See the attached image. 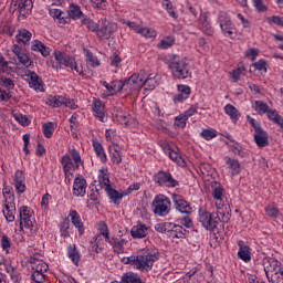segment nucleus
<instances>
[{
	"label": "nucleus",
	"mask_w": 283,
	"mask_h": 283,
	"mask_svg": "<svg viewBox=\"0 0 283 283\" xmlns=\"http://www.w3.org/2000/svg\"><path fill=\"white\" fill-rule=\"evenodd\" d=\"M160 260V251L158 249L150 247L144 248L138 252V254L130 255L123 259L124 264H129L136 271H142L148 273L154 269V263Z\"/></svg>",
	"instance_id": "obj_1"
},
{
	"label": "nucleus",
	"mask_w": 283,
	"mask_h": 283,
	"mask_svg": "<svg viewBox=\"0 0 283 283\" xmlns=\"http://www.w3.org/2000/svg\"><path fill=\"white\" fill-rule=\"evenodd\" d=\"M230 220L231 214L227 210H221V212L218 209L216 212H209L205 208H199L198 210V222L206 231L213 232L218 229L220 222L227 223Z\"/></svg>",
	"instance_id": "obj_2"
},
{
	"label": "nucleus",
	"mask_w": 283,
	"mask_h": 283,
	"mask_svg": "<svg viewBox=\"0 0 283 283\" xmlns=\"http://www.w3.org/2000/svg\"><path fill=\"white\" fill-rule=\"evenodd\" d=\"M61 165L63 167L65 180L72 181L74 172L83 167L84 161L81 157V151L76 148H70L69 154L61 157Z\"/></svg>",
	"instance_id": "obj_3"
},
{
	"label": "nucleus",
	"mask_w": 283,
	"mask_h": 283,
	"mask_svg": "<svg viewBox=\"0 0 283 283\" xmlns=\"http://www.w3.org/2000/svg\"><path fill=\"white\" fill-rule=\"evenodd\" d=\"M168 67L172 74V77L179 81L190 78L191 76V67L189 66V60H187L186 57L172 55V57L169 60Z\"/></svg>",
	"instance_id": "obj_4"
},
{
	"label": "nucleus",
	"mask_w": 283,
	"mask_h": 283,
	"mask_svg": "<svg viewBox=\"0 0 283 283\" xmlns=\"http://www.w3.org/2000/svg\"><path fill=\"white\" fill-rule=\"evenodd\" d=\"M263 269L270 283H283V266L282 262L275 258H264Z\"/></svg>",
	"instance_id": "obj_5"
},
{
	"label": "nucleus",
	"mask_w": 283,
	"mask_h": 283,
	"mask_svg": "<svg viewBox=\"0 0 283 283\" xmlns=\"http://www.w3.org/2000/svg\"><path fill=\"white\" fill-rule=\"evenodd\" d=\"M3 196V210L2 213L7 222H14L17 216V203L14 202V189L11 186H6L2 188Z\"/></svg>",
	"instance_id": "obj_6"
},
{
	"label": "nucleus",
	"mask_w": 283,
	"mask_h": 283,
	"mask_svg": "<svg viewBox=\"0 0 283 283\" xmlns=\"http://www.w3.org/2000/svg\"><path fill=\"white\" fill-rule=\"evenodd\" d=\"M151 210L159 218L169 216L171 213V199L163 193L155 196L151 202Z\"/></svg>",
	"instance_id": "obj_7"
},
{
	"label": "nucleus",
	"mask_w": 283,
	"mask_h": 283,
	"mask_svg": "<svg viewBox=\"0 0 283 283\" xmlns=\"http://www.w3.org/2000/svg\"><path fill=\"white\" fill-rule=\"evenodd\" d=\"M34 212L28 206H21L19 208V231H32L34 229Z\"/></svg>",
	"instance_id": "obj_8"
},
{
	"label": "nucleus",
	"mask_w": 283,
	"mask_h": 283,
	"mask_svg": "<svg viewBox=\"0 0 283 283\" xmlns=\"http://www.w3.org/2000/svg\"><path fill=\"white\" fill-rule=\"evenodd\" d=\"M218 23L221 28V32L223 36H227L228 39H233V34L238 33V28H235V24L233 21H231V17L229 13L221 11L218 15Z\"/></svg>",
	"instance_id": "obj_9"
},
{
	"label": "nucleus",
	"mask_w": 283,
	"mask_h": 283,
	"mask_svg": "<svg viewBox=\"0 0 283 283\" xmlns=\"http://www.w3.org/2000/svg\"><path fill=\"white\" fill-rule=\"evenodd\" d=\"M45 104L49 107L59 108V107H69V109H78L76 101L67 98L63 95H49L45 99Z\"/></svg>",
	"instance_id": "obj_10"
},
{
	"label": "nucleus",
	"mask_w": 283,
	"mask_h": 283,
	"mask_svg": "<svg viewBox=\"0 0 283 283\" xmlns=\"http://www.w3.org/2000/svg\"><path fill=\"white\" fill-rule=\"evenodd\" d=\"M118 30V24L112 22L105 18L99 19L96 36L98 39H105L106 41L112 39V35Z\"/></svg>",
	"instance_id": "obj_11"
},
{
	"label": "nucleus",
	"mask_w": 283,
	"mask_h": 283,
	"mask_svg": "<svg viewBox=\"0 0 283 283\" xmlns=\"http://www.w3.org/2000/svg\"><path fill=\"white\" fill-rule=\"evenodd\" d=\"M145 78H147V73L145 71H139L138 73L133 74L127 81L128 94H138L145 85Z\"/></svg>",
	"instance_id": "obj_12"
},
{
	"label": "nucleus",
	"mask_w": 283,
	"mask_h": 283,
	"mask_svg": "<svg viewBox=\"0 0 283 283\" xmlns=\"http://www.w3.org/2000/svg\"><path fill=\"white\" fill-rule=\"evenodd\" d=\"M153 180L159 187L174 188L180 185L178 180L174 178V175H171V172L165 170H159L157 174H155Z\"/></svg>",
	"instance_id": "obj_13"
},
{
	"label": "nucleus",
	"mask_w": 283,
	"mask_h": 283,
	"mask_svg": "<svg viewBox=\"0 0 283 283\" xmlns=\"http://www.w3.org/2000/svg\"><path fill=\"white\" fill-rule=\"evenodd\" d=\"M160 147L166 156L172 160V163H176L179 167H187V161H185V158H182V155H180V149L171 148V145H169L167 142H161Z\"/></svg>",
	"instance_id": "obj_14"
},
{
	"label": "nucleus",
	"mask_w": 283,
	"mask_h": 283,
	"mask_svg": "<svg viewBox=\"0 0 283 283\" xmlns=\"http://www.w3.org/2000/svg\"><path fill=\"white\" fill-rule=\"evenodd\" d=\"M171 200L174 202L176 211H179V213H184L186 216L193 213V208L191 207V203L185 200V197H182V195L172 193Z\"/></svg>",
	"instance_id": "obj_15"
},
{
	"label": "nucleus",
	"mask_w": 283,
	"mask_h": 283,
	"mask_svg": "<svg viewBox=\"0 0 283 283\" xmlns=\"http://www.w3.org/2000/svg\"><path fill=\"white\" fill-rule=\"evenodd\" d=\"M55 59V64L52 65L55 70H61V67H72L74 65V57L70 56L63 51L55 50L53 52Z\"/></svg>",
	"instance_id": "obj_16"
},
{
	"label": "nucleus",
	"mask_w": 283,
	"mask_h": 283,
	"mask_svg": "<svg viewBox=\"0 0 283 283\" xmlns=\"http://www.w3.org/2000/svg\"><path fill=\"white\" fill-rule=\"evenodd\" d=\"M11 52L14 54L20 65L27 69L34 67V61H32L30 54L23 51L21 46H19L18 44H13L11 48Z\"/></svg>",
	"instance_id": "obj_17"
},
{
	"label": "nucleus",
	"mask_w": 283,
	"mask_h": 283,
	"mask_svg": "<svg viewBox=\"0 0 283 283\" xmlns=\"http://www.w3.org/2000/svg\"><path fill=\"white\" fill-rule=\"evenodd\" d=\"M29 87L34 92H45V83L34 71H27Z\"/></svg>",
	"instance_id": "obj_18"
},
{
	"label": "nucleus",
	"mask_w": 283,
	"mask_h": 283,
	"mask_svg": "<svg viewBox=\"0 0 283 283\" xmlns=\"http://www.w3.org/2000/svg\"><path fill=\"white\" fill-rule=\"evenodd\" d=\"M87 193V180L83 175H78L73 181V196L75 198H85Z\"/></svg>",
	"instance_id": "obj_19"
},
{
	"label": "nucleus",
	"mask_w": 283,
	"mask_h": 283,
	"mask_svg": "<svg viewBox=\"0 0 283 283\" xmlns=\"http://www.w3.org/2000/svg\"><path fill=\"white\" fill-rule=\"evenodd\" d=\"M222 196H224V188H222V186H220L219 184H216L212 187V198L214 199V205L219 213H222V211H227V206H224V200L222 199Z\"/></svg>",
	"instance_id": "obj_20"
},
{
	"label": "nucleus",
	"mask_w": 283,
	"mask_h": 283,
	"mask_svg": "<svg viewBox=\"0 0 283 283\" xmlns=\"http://www.w3.org/2000/svg\"><path fill=\"white\" fill-rule=\"evenodd\" d=\"M12 178V186L14 187L17 193H19V196L25 193L28 189V187L25 186V175L21 170H17Z\"/></svg>",
	"instance_id": "obj_21"
},
{
	"label": "nucleus",
	"mask_w": 283,
	"mask_h": 283,
	"mask_svg": "<svg viewBox=\"0 0 283 283\" xmlns=\"http://www.w3.org/2000/svg\"><path fill=\"white\" fill-rule=\"evenodd\" d=\"M178 94L172 97L174 103H185L191 96V87L186 84L177 85Z\"/></svg>",
	"instance_id": "obj_22"
},
{
	"label": "nucleus",
	"mask_w": 283,
	"mask_h": 283,
	"mask_svg": "<svg viewBox=\"0 0 283 283\" xmlns=\"http://www.w3.org/2000/svg\"><path fill=\"white\" fill-rule=\"evenodd\" d=\"M69 218L75 229L78 231V235H83L85 233V224L83 223V219H81V214L76 210H70Z\"/></svg>",
	"instance_id": "obj_23"
},
{
	"label": "nucleus",
	"mask_w": 283,
	"mask_h": 283,
	"mask_svg": "<svg viewBox=\"0 0 283 283\" xmlns=\"http://www.w3.org/2000/svg\"><path fill=\"white\" fill-rule=\"evenodd\" d=\"M115 116L118 123H120V125H125L126 127H136V125H138V122L124 111H118Z\"/></svg>",
	"instance_id": "obj_24"
},
{
	"label": "nucleus",
	"mask_w": 283,
	"mask_h": 283,
	"mask_svg": "<svg viewBox=\"0 0 283 283\" xmlns=\"http://www.w3.org/2000/svg\"><path fill=\"white\" fill-rule=\"evenodd\" d=\"M92 112L95 118H98L101 123H105V103L101 99H94L92 104Z\"/></svg>",
	"instance_id": "obj_25"
},
{
	"label": "nucleus",
	"mask_w": 283,
	"mask_h": 283,
	"mask_svg": "<svg viewBox=\"0 0 283 283\" xmlns=\"http://www.w3.org/2000/svg\"><path fill=\"white\" fill-rule=\"evenodd\" d=\"M238 258L243 262H251V247H249L244 241H238Z\"/></svg>",
	"instance_id": "obj_26"
},
{
	"label": "nucleus",
	"mask_w": 283,
	"mask_h": 283,
	"mask_svg": "<svg viewBox=\"0 0 283 283\" xmlns=\"http://www.w3.org/2000/svg\"><path fill=\"white\" fill-rule=\"evenodd\" d=\"M169 235L170 238H177V239H185L189 235V231L180 224H176L170 222V229H169Z\"/></svg>",
	"instance_id": "obj_27"
},
{
	"label": "nucleus",
	"mask_w": 283,
	"mask_h": 283,
	"mask_svg": "<svg viewBox=\"0 0 283 283\" xmlns=\"http://www.w3.org/2000/svg\"><path fill=\"white\" fill-rule=\"evenodd\" d=\"M106 242H108V244L113 247L114 253L120 254V253H125V245H127L128 241L125 239L113 237L108 239Z\"/></svg>",
	"instance_id": "obj_28"
},
{
	"label": "nucleus",
	"mask_w": 283,
	"mask_h": 283,
	"mask_svg": "<svg viewBox=\"0 0 283 283\" xmlns=\"http://www.w3.org/2000/svg\"><path fill=\"white\" fill-rule=\"evenodd\" d=\"M66 255L75 266H78V262H81V252L78 251L76 244L67 245Z\"/></svg>",
	"instance_id": "obj_29"
},
{
	"label": "nucleus",
	"mask_w": 283,
	"mask_h": 283,
	"mask_svg": "<svg viewBox=\"0 0 283 283\" xmlns=\"http://www.w3.org/2000/svg\"><path fill=\"white\" fill-rule=\"evenodd\" d=\"M31 50L32 52H40L44 59H48L52 52V50L48 45H44L40 40H33L31 42Z\"/></svg>",
	"instance_id": "obj_30"
},
{
	"label": "nucleus",
	"mask_w": 283,
	"mask_h": 283,
	"mask_svg": "<svg viewBox=\"0 0 283 283\" xmlns=\"http://www.w3.org/2000/svg\"><path fill=\"white\" fill-rule=\"evenodd\" d=\"M264 211L268 218H271L272 220H281L283 222V214L280 212V209L277 206H275V203L265 206Z\"/></svg>",
	"instance_id": "obj_31"
},
{
	"label": "nucleus",
	"mask_w": 283,
	"mask_h": 283,
	"mask_svg": "<svg viewBox=\"0 0 283 283\" xmlns=\"http://www.w3.org/2000/svg\"><path fill=\"white\" fill-rule=\"evenodd\" d=\"M32 39V32L27 29H19L15 35V41L19 45H30V41Z\"/></svg>",
	"instance_id": "obj_32"
},
{
	"label": "nucleus",
	"mask_w": 283,
	"mask_h": 283,
	"mask_svg": "<svg viewBox=\"0 0 283 283\" xmlns=\"http://www.w3.org/2000/svg\"><path fill=\"white\" fill-rule=\"evenodd\" d=\"M149 231V228L144 223H137L130 230V235L133 238L143 239L147 237V232Z\"/></svg>",
	"instance_id": "obj_33"
},
{
	"label": "nucleus",
	"mask_w": 283,
	"mask_h": 283,
	"mask_svg": "<svg viewBox=\"0 0 283 283\" xmlns=\"http://www.w3.org/2000/svg\"><path fill=\"white\" fill-rule=\"evenodd\" d=\"M109 200H112V202L114 205H118L120 202V200H123V198H125V196H127V193H124V192H119L118 190L112 188L111 187H107L105 189Z\"/></svg>",
	"instance_id": "obj_34"
},
{
	"label": "nucleus",
	"mask_w": 283,
	"mask_h": 283,
	"mask_svg": "<svg viewBox=\"0 0 283 283\" xmlns=\"http://www.w3.org/2000/svg\"><path fill=\"white\" fill-rule=\"evenodd\" d=\"M224 113L227 114V116L230 117V120H232L234 124L238 123L240 120V116H242L240 111H238V108H235L233 104H227L224 106Z\"/></svg>",
	"instance_id": "obj_35"
},
{
	"label": "nucleus",
	"mask_w": 283,
	"mask_h": 283,
	"mask_svg": "<svg viewBox=\"0 0 283 283\" xmlns=\"http://www.w3.org/2000/svg\"><path fill=\"white\" fill-rule=\"evenodd\" d=\"M49 14L52 17V19L57 20L59 25H65V23H70V18L63 15V11L61 9H50Z\"/></svg>",
	"instance_id": "obj_36"
},
{
	"label": "nucleus",
	"mask_w": 283,
	"mask_h": 283,
	"mask_svg": "<svg viewBox=\"0 0 283 283\" xmlns=\"http://www.w3.org/2000/svg\"><path fill=\"white\" fill-rule=\"evenodd\" d=\"M32 8H33L32 0H20L18 2L20 17L25 18L27 14H30V12H32Z\"/></svg>",
	"instance_id": "obj_37"
},
{
	"label": "nucleus",
	"mask_w": 283,
	"mask_h": 283,
	"mask_svg": "<svg viewBox=\"0 0 283 283\" xmlns=\"http://www.w3.org/2000/svg\"><path fill=\"white\" fill-rule=\"evenodd\" d=\"M98 182L102 187V189L106 190L107 187H112V184L109 181V171L107 168H102L98 174Z\"/></svg>",
	"instance_id": "obj_38"
},
{
	"label": "nucleus",
	"mask_w": 283,
	"mask_h": 283,
	"mask_svg": "<svg viewBox=\"0 0 283 283\" xmlns=\"http://www.w3.org/2000/svg\"><path fill=\"white\" fill-rule=\"evenodd\" d=\"M226 165H228L229 172L231 176H238L240 174V161L231 157H226Z\"/></svg>",
	"instance_id": "obj_39"
},
{
	"label": "nucleus",
	"mask_w": 283,
	"mask_h": 283,
	"mask_svg": "<svg viewBox=\"0 0 283 283\" xmlns=\"http://www.w3.org/2000/svg\"><path fill=\"white\" fill-rule=\"evenodd\" d=\"M67 14L69 17H66V19H69V21L71 19H73L74 21H76V19H81V17H83V11L81 10V6L76 3L70 4Z\"/></svg>",
	"instance_id": "obj_40"
},
{
	"label": "nucleus",
	"mask_w": 283,
	"mask_h": 283,
	"mask_svg": "<svg viewBox=\"0 0 283 283\" xmlns=\"http://www.w3.org/2000/svg\"><path fill=\"white\" fill-rule=\"evenodd\" d=\"M254 140L258 145V147H266L269 145V136L266 135V132L261 128V130H256L254 134Z\"/></svg>",
	"instance_id": "obj_41"
},
{
	"label": "nucleus",
	"mask_w": 283,
	"mask_h": 283,
	"mask_svg": "<svg viewBox=\"0 0 283 283\" xmlns=\"http://www.w3.org/2000/svg\"><path fill=\"white\" fill-rule=\"evenodd\" d=\"M120 283H145L138 273L126 272L122 275Z\"/></svg>",
	"instance_id": "obj_42"
},
{
	"label": "nucleus",
	"mask_w": 283,
	"mask_h": 283,
	"mask_svg": "<svg viewBox=\"0 0 283 283\" xmlns=\"http://www.w3.org/2000/svg\"><path fill=\"white\" fill-rule=\"evenodd\" d=\"M31 269L35 273H46L49 265L43 260L34 259Z\"/></svg>",
	"instance_id": "obj_43"
},
{
	"label": "nucleus",
	"mask_w": 283,
	"mask_h": 283,
	"mask_svg": "<svg viewBox=\"0 0 283 283\" xmlns=\"http://www.w3.org/2000/svg\"><path fill=\"white\" fill-rule=\"evenodd\" d=\"M93 149L96 156L99 158L101 163H107V154H105L103 144H101L99 142L93 140Z\"/></svg>",
	"instance_id": "obj_44"
},
{
	"label": "nucleus",
	"mask_w": 283,
	"mask_h": 283,
	"mask_svg": "<svg viewBox=\"0 0 283 283\" xmlns=\"http://www.w3.org/2000/svg\"><path fill=\"white\" fill-rule=\"evenodd\" d=\"M109 157L114 165H120V163H123V156L120 155V150H118V147L115 145L109 146Z\"/></svg>",
	"instance_id": "obj_45"
},
{
	"label": "nucleus",
	"mask_w": 283,
	"mask_h": 283,
	"mask_svg": "<svg viewBox=\"0 0 283 283\" xmlns=\"http://www.w3.org/2000/svg\"><path fill=\"white\" fill-rule=\"evenodd\" d=\"M102 240L101 234L93 237L90 242L88 251L92 253H101V251H103V248H101Z\"/></svg>",
	"instance_id": "obj_46"
},
{
	"label": "nucleus",
	"mask_w": 283,
	"mask_h": 283,
	"mask_svg": "<svg viewBox=\"0 0 283 283\" xmlns=\"http://www.w3.org/2000/svg\"><path fill=\"white\" fill-rule=\"evenodd\" d=\"M56 129V123L48 122L42 125V132L45 138H52L54 130Z\"/></svg>",
	"instance_id": "obj_47"
},
{
	"label": "nucleus",
	"mask_w": 283,
	"mask_h": 283,
	"mask_svg": "<svg viewBox=\"0 0 283 283\" xmlns=\"http://www.w3.org/2000/svg\"><path fill=\"white\" fill-rule=\"evenodd\" d=\"M82 24L86 25L87 30L91 32H94L95 34L98 32V25H99V20L95 22L94 20L90 19L88 17H84L82 19Z\"/></svg>",
	"instance_id": "obj_48"
},
{
	"label": "nucleus",
	"mask_w": 283,
	"mask_h": 283,
	"mask_svg": "<svg viewBox=\"0 0 283 283\" xmlns=\"http://www.w3.org/2000/svg\"><path fill=\"white\" fill-rule=\"evenodd\" d=\"M199 27L203 30V32H209V30H211V22L209 21V15L205 12L200 13Z\"/></svg>",
	"instance_id": "obj_49"
},
{
	"label": "nucleus",
	"mask_w": 283,
	"mask_h": 283,
	"mask_svg": "<svg viewBox=\"0 0 283 283\" xmlns=\"http://www.w3.org/2000/svg\"><path fill=\"white\" fill-rule=\"evenodd\" d=\"M96 229H97L98 233L103 235L105 242H107L111 239L109 238V228L107 227V223H105V221H99L96 226Z\"/></svg>",
	"instance_id": "obj_50"
},
{
	"label": "nucleus",
	"mask_w": 283,
	"mask_h": 283,
	"mask_svg": "<svg viewBox=\"0 0 283 283\" xmlns=\"http://www.w3.org/2000/svg\"><path fill=\"white\" fill-rule=\"evenodd\" d=\"M0 247L2 249V251L6 252V254H10V251L12 249V240L9 239L8 235H2L0 239Z\"/></svg>",
	"instance_id": "obj_51"
},
{
	"label": "nucleus",
	"mask_w": 283,
	"mask_h": 283,
	"mask_svg": "<svg viewBox=\"0 0 283 283\" xmlns=\"http://www.w3.org/2000/svg\"><path fill=\"white\" fill-rule=\"evenodd\" d=\"M161 6H163L164 10L167 11L169 17H171L172 19H178V13H176L174 3H171L170 0H164L161 2Z\"/></svg>",
	"instance_id": "obj_52"
},
{
	"label": "nucleus",
	"mask_w": 283,
	"mask_h": 283,
	"mask_svg": "<svg viewBox=\"0 0 283 283\" xmlns=\"http://www.w3.org/2000/svg\"><path fill=\"white\" fill-rule=\"evenodd\" d=\"M156 85H158L156 76H151L147 73V77L144 80V90H156Z\"/></svg>",
	"instance_id": "obj_53"
},
{
	"label": "nucleus",
	"mask_w": 283,
	"mask_h": 283,
	"mask_svg": "<svg viewBox=\"0 0 283 283\" xmlns=\"http://www.w3.org/2000/svg\"><path fill=\"white\" fill-rule=\"evenodd\" d=\"M72 233V226H70V222L64 221L60 224V235L61 238H70Z\"/></svg>",
	"instance_id": "obj_54"
},
{
	"label": "nucleus",
	"mask_w": 283,
	"mask_h": 283,
	"mask_svg": "<svg viewBox=\"0 0 283 283\" xmlns=\"http://www.w3.org/2000/svg\"><path fill=\"white\" fill-rule=\"evenodd\" d=\"M254 109L258 114H268L269 113V104L263 101L254 102Z\"/></svg>",
	"instance_id": "obj_55"
},
{
	"label": "nucleus",
	"mask_w": 283,
	"mask_h": 283,
	"mask_svg": "<svg viewBox=\"0 0 283 283\" xmlns=\"http://www.w3.org/2000/svg\"><path fill=\"white\" fill-rule=\"evenodd\" d=\"M139 34L145 39H156V36H158L156 30L149 29L147 27H142Z\"/></svg>",
	"instance_id": "obj_56"
},
{
	"label": "nucleus",
	"mask_w": 283,
	"mask_h": 283,
	"mask_svg": "<svg viewBox=\"0 0 283 283\" xmlns=\"http://www.w3.org/2000/svg\"><path fill=\"white\" fill-rule=\"evenodd\" d=\"M174 43H176L174 36H167L163 39L157 46L159 48V50H169V48H171Z\"/></svg>",
	"instance_id": "obj_57"
},
{
	"label": "nucleus",
	"mask_w": 283,
	"mask_h": 283,
	"mask_svg": "<svg viewBox=\"0 0 283 283\" xmlns=\"http://www.w3.org/2000/svg\"><path fill=\"white\" fill-rule=\"evenodd\" d=\"M0 72L2 74H11L12 67L10 66V63L6 61V57H3V54L0 53Z\"/></svg>",
	"instance_id": "obj_58"
},
{
	"label": "nucleus",
	"mask_w": 283,
	"mask_h": 283,
	"mask_svg": "<svg viewBox=\"0 0 283 283\" xmlns=\"http://www.w3.org/2000/svg\"><path fill=\"white\" fill-rule=\"evenodd\" d=\"M201 136L205 140H213L218 136V130L216 128H206L201 132Z\"/></svg>",
	"instance_id": "obj_59"
},
{
	"label": "nucleus",
	"mask_w": 283,
	"mask_h": 283,
	"mask_svg": "<svg viewBox=\"0 0 283 283\" xmlns=\"http://www.w3.org/2000/svg\"><path fill=\"white\" fill-rule=\"evenodd\" d=\"M244 72H247V69L244 66H239L238 69H234L231 73L230 76L233 81V83H238V81H240L242 74H244Z\"/></svg>",
	"instance_id": "obj_60"
},
{
	"label": "nucleus",
	"mask_w": 283,
	"mask_h": 283,
	"mask_svg": "<svg viewBox=\"0 0 283 283\" xmlns=\"http://www.w3.org/2000/svg\"><path fill=\"white\" fill-rule=\"evenodd\" d=\"M13 118H14V120H17V123L22 125V127H28V125H30V119L28 118V116H25L21 113L13 114Z\"/></svg>",
	"instance_id": "obj_61"
},
{
	"label": "nucleus",
	"mask_w": 283,
	"mask_h": 283,
	"mask_svg": "<svg viewBox=\"0 0 283 283\" xmlns=\"http://www.w3.org/2000/svg\"><path fill=\"white\" fill-rule=\"evenodd\" d=\"M86 62L91 65V67H98L101 65L98 57L94 56V54L90 51H86Z\"/></svg>",
	"instance_id": "obj_62"
},
{
	"label": "nucleus",
	"mask_w": 283,
	"mask_h": 283,
	"mask_svg": "<svg viewBox=\"0 0 283 283\" xmlns=\"http://www.w3.org/2000/svg\"><path fill=\"white\" fill-rule=\"evenodd\" d=\"M170 228H171V222L155 224V231H157L158 233H169Z\"/></svg>",
	"instance_id": "obj_63"
},
{
	"label": "nucleus",
	"mask_w": 283,
	"mask_h": 283,
	"mask_svg": "<svg viewBox=\"0 0 283 283\" xmlns=\"http://www.w3.org/2000/svg\"><path fill=\"white\" fill-rule=\"evenodd\" d=\"M253 67L258 70L261 74H266V62L264 60H259L253 63Z\"/></svg>",
	"instance_id": "obj_64"
}]
</instances>
